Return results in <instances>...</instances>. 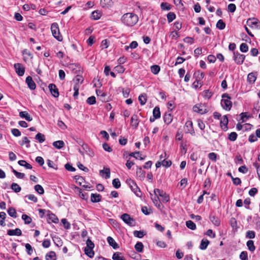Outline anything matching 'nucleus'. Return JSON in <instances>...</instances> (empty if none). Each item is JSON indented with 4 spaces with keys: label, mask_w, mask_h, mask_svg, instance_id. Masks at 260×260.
I'll return each instance as SVG.
<instances>
[{
    "label": "nucleus",
    "mask_w": 260,
    "mask_h": 260,
    "mask_svg": "<svg viewBox=\"0 0 260 260\" xmlns=\"http://www.w3.org/2000/svg\"><path fill=\"white\" fill-rule=\"evenodd\" d=\"M138 16L134 13H127L123 15L121 18L122 22L127 26H133L138 21Z\"/></svg>",
    "instance_id": "f257e3e1"
},
{
    "label": "nucleus",
    "mask_w": 260,
    "mask_h": 260,
    "mask_svg": "<svg viewBox=\"0 0 260 260\" xmlns=\"http://www.w3.org/2000/svg\"><path fill=\"white\" fill-rule=\"evenodd\" d=\"M221 105L223 109L226 111L231 110L232 103L231 101V97L227 93H224L222 95V100L221 101Z\"/></svg>",
    "instance_id": "f03ea898"
},
{
    "label": "nucleus",
    "mask_w": 260,
    "mask_h": 260,
    "mask_svg": "<svg viewBox=\"0 0 260 260\" xmlns=\"http://www.w3.org/2000/svg\"><path fill=\"white\" fill-rule=\"evenodd\" d=\"M126 182L128 185L131 190L137 197H141L142 194L140 189L139 188L136 182L133 180L131 179H128L126 180Z\"/></svg>",
    "instance_id": "7ed1b4c3"
},
{
    "label": "nucleus",
    "mask_w": 260,
    "mask_h": 260,
    "mask_svg": "<svg viewBox=\"0 0 260 260\" xmlns=\"http://www.w3.org/2000/svg\"><path fill=\"white\" fill-rule=\"evenodd\" d=\"M51 30L53 36L58 41L62 40V37L60 35L58 25L57 23H53L51 24Z\"/></svg>",
    "instance_id": "20e7f679"
},
{
    "label": "nucleus",
    "mask_w": 260,
    "mask_h": 260,
    "mask_svg": "<svg viewBox=\"0 0 260 260\" xmlns=\"http://www.w3.org/2000/svg\"><path fill=\"white\" fill-rule=\"evenodd\" d=\"M154 193L155 195L158 194V196L161 198V200L163 203H167L170 200L169 196L162 190L157 188L155 189L154 190Z\"/></svg>",
    "instance_id": "39448f33"
},
{
    "label": "nucleus",
    "mask_w": 260,
    "mask_h": 260,
    "mask_svg": "<svg viewBox=\"0 0 260 260\" xmlns=\"http://www.w3.org/2000/svg\"><path fill=\"white\" fill-rule=\"evenodd\" d=\"M192 109L194 112H197L201 114H205L208 112L206 106L202 104L194 105Z\"/></svg>",
    "instance_id": "423d86ee"
},
{
    "label": "nucleus",
    "mask_w": 260,
    "mask_h": 260,
    "mask_svg": "<svg viewBox=\"0 0 260 260\" xmlns=\"http://www.w3.org/2000/svg\"><path fill=\"white\" fill-rule=\"evenodd\" d=\"M185 131L186 133H189L192 136L195 135V131L193 127V124L191 121H187L184 125Z\"/></svg>",
    "instance_id": "0eeeda50"
},
{
    "label": "nucleus",
    "mask_w": 260,
    "mask_h": 260,
    "mask_svg": "<svg viewBox=\"0 0 260 260\" xmlns=\"http://www.w3.org/2000/svg\"><path fill=\"white\" fill-rule=\"evenodd\" d=\"M234 59L235 61L238 64H241L243 63L245 59V55L241 54L238 52H234Z\"/></svg>",
    "instance_id": "6e6552de"
},
{
    "label": "nucleus",
    "mask_w": 260,
    "mask_h": 260,
    "mask_svg": "<svg viewBox=\"0 0 260 260\" xmlns=\"http://www.w3.org/2000/svg\"><path fill=\"white\" fill-rule=\"evenodd\" d=\"M49 90L51 94L55 98H57L59 96L58 90L56 86L54 84H50L48 86Z\"/></svg>",
    "instance_id": "1a4fd4ad"
},
{
    "label": "nucleus",
    "mask_w": 260,
    "mask_h": 260,
    "mask_svg": "<svg viewBox=\"0 0 260 260\" xmlns=\"http://www.w3.org/2000/svg\"><path fill=\"white\" fill-rule=\"evenodd\" d=\"M121 218L122 220L127 224L129 225H133L134 224V220L128 214L124 213L121 215Z\"/></svg>",
    "instance_id": "9d476101"
},
{
    "label": "nucleus",
    "mask_w": 260,
    "mask_h": 260,
    "mask_svg": "<svg viewBox=\"0 0 260 260\" xmlns=\"http://www.w3.org/2000/svg\"><path fill=\"white\" fill-rule=\"evenodd\" d=\"M14 68L16 73L20 76H22L24 75L25 69L21 65V64L17 63L14 64Z\"/></svg>",
    "instance_id": "9b49d317"
},
{
    "label": "nucleus",
    "mask_w": 260,
    "mask_h": 260,
    "mask_svg": "<svg viewBox=\"0 0 260 260\" xmlns=\"http://www.w3.org/2000/svg\"><path fill=\"white\" fill-rule=\"evenodd\" d=\"M25 81L27 86L31 90H34L36 88V84L30 76L27 77Z\"/></svg>",
    "instance_id": "f8f14e48"
},
{
    "label": "nucleus",
    "mask_w": 260,
    "mask_h": 260,
    "mask_svg": "<svg viewBox=\"0 0 260 260\" xmlns=\"http://www.w3.org/2000/svg\"><path fill=\"white\" fill-rule=\"evenodd\" d=\"M7 234L9 236H21V231L20 229L16 228L15 230H9L7 232Z\"/></svg>",
    "instance_id": "ddd939ff"
},
{
    "label": "nucleus",
    "mask_w": 260,
    "mask_h": 260,
    "mask_svg": "<svg viewBox=\"0 0 260 260\" xmlns=\"http://www.w3.org/2000/svg\"><path fill=\"white\" fill-rule=\"evenodd\" d=\"M228 118L226 115L223 116L220 120V126L221 127L224 129L226 130L228 129Z\"/></svg>",
    "instance_id": "4468645a"
},
{
    "label": "nucleus",
    "mask_w": 260,
    "mask_h": 260,
    "mask_svg": "<svg viewBox=\"0 0 260 260\" xmlns=\"http://www.w3.org/2000/svg\"><path fill=\"white\" fill-rule=\"evenodd\" d=\"M58 218L55 214L50 213L48 214V222L49 223L52 222L56 223L58 222Z\"/></svg>",
    "instance_id": "2eb2a0df"
},
{
    "label": "nucleus",
    "mask_w": 260,
    "mask_h": 260,
    "mask_svg": "<svg viewBox=\"0 0 260 260\" xmlns=\"http://www.w3.org/2000/svg\"><path fill=\"white\" fill-rule=\"evenodd\" d=\"M173 120V116L171 113H166L164 116V120L167 125L170 124Z\"/></svg>",
    "instance_id": "dca6fc26"
},
{
    "label": "nucleus",
    "mask_w": 260,
    "mask_h": 260,
    "mask_svg": "<svg viewBox=\"0 0 260 260\" xmlns=\"http://www.w3.org/2000/svg\"><path fill=\"white\" fill-rule=\"evenodd\" d=\"M131 124L132 127L136 128L139 125L138 116L137 115H134L131 118Z\"/></svg>",
    "instance_id": "f3484780"
},
{
    "label": "nucleus",
    "mask_w": 260,
    "mask_h": 260,
    "mask_svg": "<svg viewBox=\"0 0 260 260\" xmlns=\"http://www.w3.org/2000/svg\"><path fill=\"white\" fill-rule=\"evenodd\" d=\"M210 220L215 226H218L220 224V221L219 219L214 215H210L209 217Z\"/></svg>",
    "instance_id": "a211bd4d"
},
{
    "label": "nucleus",
    "mask_w": 260,
    "mask_h": 260,
    "mask_svg": "<svg viewBox=\"0 0 260 260\" xmlns=\"http://www.w3.org/2000/svg\"><path fill=\"white\" fill-rule=\"evenodd\" d=\"M19 116L21 118H25L28 121H30L32 120V118L26 111H21L19 112Z\"/></svg>",
    "instance_id": "6ab92c4d"
},
{
    "label": "nucleus",
    "mask_w": 260,
    "mask_h": 260,
    "mask_svg": "<svg viewBox=\"0 0 260 260\" xmlns=\"http://www.w3.org/2000/svg\"><path fill=\"white\" fill-rule=\"evenodd\" d=\"M102 197L99 194L92 193L91 194V201L93 203H98L101 201Z\"/></svg>",
    "instance_id": "aec40b11"
},
{
    "label": "nucleus",
    "mask_w": 260,
    "mask_h": 260,
    "mask_svg": "<svg viewBox=\"0 0 260 260\" xmlns=\"http://www.w3.org/2000/svg\"><path fill=\"white\" fill-rule=\"evenodd\" d=\"M101 5L103 8H109L112 6L113 2L112 0H101Z\"/></svg>",
    "instance_id": "412c9836"
},
{
    "label": "nucleus",
    "mask_w": 260,
    "mask_h": 260,
    "mask_svg": "<svg viewBox=\"0 0 260 260\" xmlns=\"http://www.w3.org/2000/svg\"><path fill=\"white\" fill-rule=\"evenodd\" d=\"M136 174L141 180L144 179L145 177V172L141 168L137 169Z\"/></svg>",
    "instance_id": "4be33fe9"
},
{
    "label": "nucleus",
    "mask_w": 260,
    "mask_h": 260,
    "mask_svg": "<svg viewBox=\"0 0 260 260\" xmlns=\"http://www.w3.org/2000/svg\"><path fill=\"white\" fill-rule=\"evenodd\" d=\"M107 241L109 245L111 246L114 249H117L118 248V244L115 241L114 239L111 237H108L107 238Z\"/></svg>",
    "instance_id": "5701e85b"
},
{
    "label": "nucleus",
    "mask_w": 260,
    "mask_h": 260,
    "mask_svg": "<svg viewBox=\"0 0 260 260\" xmlns=\"http://www.w3.org/2000/svg\"><path fill=\"white\" fill-rule=\"evenodd\" d=\"M53 146L58 149H60L64 147V143L63 141L58 140L55 141L53 143Z\"/></svg>",
    "instance_id": "b1692460"
},
{
    "label": "nucleus",
    "mask_w": 260,
    "mask_h": 260,
    "mask_svg": "<svg viewBox=\"0 0 260 260\" xmlns=\"http://www.w3.org/2000/svg\"><path fill=\"white\" fill-rule=\"evenodd\" d=\"M102 16V13L98 11H94L91 13V17L93 20H98Z\"/></svg>",
    "instance_id": "393cba45"
},
{
    "label": "nucleus",
    "mask_w": 260,
    "mask_h": 260,
    "mask_svg": "<svg viewBox=\"0 0 260 260\" xmlns=\"http://www.w3.org/2000/svg\"><path fill=\"white\" fill-rule=\"evenodd\" d=\"M158 196V194H155V197L154 198L151 197V199L155 206L158 208H160L161 205Z\"/></svg>",
    "instance_id": "a878e982"
},
{
    "label": "nucleus",
    "mask_w": 260,
    "mask_h": 260,
    "mask_svg": "<svg viewBox=\"0 0 260 260\" xmlns=\"http://www.w3.org/2000/svg\"><path fill=\"white\" fill-rule=\"evenodd\" d=\"M100 173L101 176L105 174L106 175L105 177L106 179H108L110 177V170L108 168H104V170H100Z\"/></svg>",
    "instance_id": "bb28decb"
},
{
    "label": "nucleus",
    "mask_w": 260,
    "mask_h": 260,
    "mask_svg": "<svg viewBox=\"0 0 260 260\" xmlns=\"http://www.w3.org/2000/svg\"><path fill=\"white\" fill-rule=\"evenodd\" d=\"M45 258L46 260H55L56 259V254L54 251H50L47 253Z\"/></svg>",
    "instance_id": "cd10ccee"
},
{
    "label": "nucleus",
    "mask_w": 260,
    "mask_h": 260,
    "mask_svg": "<svg viewBox=\"0 0 260 260\" xmlns=\"http://www.w3.org/2000/svg\"><path fill=\"white\" fill-rule=\"evenodd\" d=\"M139 101L141 105H144L147 102V95L146 93H142L139 96Z\"/></svg>",
    "instance_id": "c85d7f7f"
},
{
    "label": "nucleus",
    "mask_w": 260,
    "mask_h": 260,
    "mask_svg": "<svg viewBox=\"0 0 260 260\" xmlns=\"http://www.w3.org/2000/svg\"><path fill=\"white\" fill-rule=\"evenodd\" d=\"M18 164L21 166L24 167L27 169H32V166L29 164L27 163L25 160H19L18 162Z\"/></svg>",
    "instance_id": "c756f323"
},
{
    "label": "nucleus",
    "mask_w": 260,
    "mask_h": 260,
    "mask_svg": "<svg viewBox=\"0 0 260 260\" xmlns=\"http://www.w3.org/2000/svg\"><path fill=\"white\" fill-rule=\"evenodd\" d=\"M256 77L255 76V74L254 73H251L248 75L247 81L249 83H250V84L254 83L256 80Z\"/></svg>",
    "instance_id": "7c9ffc66"
},
{
    "label": "nucleus",
    "mask_w": 260,
    "mask_h": 260,
    "mask_svg": "<svg viewBox=\"0 0 260 260\" xmlns=\"http://www.w3.org/2000/svg\"><path fill=\"white\" fill-rule=\"evenodd\" d=\"M209 244V241L207 239H203L201 241V243L200 245V248L202 250H205L207 248Z\"/></svg>",
    "instance_id": "2f4dec72"
},
{
    "label": "nucleus",
    "mask_w": 260,
    "mask_h": 260,
    "mask_svg": "<svg viewBox=\"0 0 260 260\" xmlns=\"http://www.w3.org/2000/svg\"><path fill=\"white\" fill-rule=\"evenodd\" d=\"M85 253L88 255L89 257H92L94 256V251H93V248L85 247L84 248Z\"/></svg>",
    "instance_id": "473e14b6"
},
{
    "label": "nucleus",
    "mask_w": 260,
    "mask_h": 260,
    "mask_svg": "<svg viewBox=\"0 0 260 260\" xmlns=\"http://www.w3.org/2000/svg\"><path fill=\"white\" fill-rule=\"evenodd\" d=\"M112 259L113 260H125L124 257L121 255L120 252H115L112 256Z\"/></svg>",
    "instance_id": "72a5a7b5"
},
{
    "label": "nucleus",
    "mask_w": 260,
    "mask_h": 260,
    "mask_svg": "<svg viewBox=\"0 0 260 260\" xmlns=\"http://www.w3.org/2000/svg\"><path fill=\"white\" fill-rule=\"evenodd\" d=\"M247 246L248 249L251 252H253L255 249V247L254 245V242L252 240H248L247 242Z\"/></svg>",
    "instance_id": "f704fd0d"
},
{
    "label": "nucleus",
    "mask_w": 260,
    "mask_h": 260,
    "mask_svg": "<svg viewBox=\"0 0 260 260\" xmlns=\"http://www.w3.org/2000/svg\"><path fill=\"white\" fill-rule=\"evenodd\" d=\"M153 116L155 118H159L160 117V112L158 107H155L153 110Z\"/></svg>",
    "instance_id": "c9c22d12"
},
{
    "label": "nucleus",
    "mask_w": 260,
    "mask_h": 260,
    "mask_svg": "<svg viewBox=\"0 0 260 260\" xmlns=\"http://www.w3.org/2000/svg\"><path fill=\"white\" fill-rule=\"evenodd\" d=\"M246 23L249 27H253L254 25H256L258 22L254 18H249L247 20Z\"/></svg>",
    "instance_id": "e433bc0d"
},
{
    "label": "nucleus",
    "mask_w": 260,
    "mask_h": 260,
    "mask_svg": "<svg viewBox=\"0 0 260 260\" xmlns=\"http://www.w3.org/2000/svg\"><path fill=\"white\" fill-rule=\"evenodd\" d=\"M96 93L98 96L100 97V100L102 101H106L105 96H106V93L100 90H96Z\"/></svg>",
    "instance_id": "4c0bfd02"
},
{
    "label": "nucleus",
    "mask_w": 260,
    "mask_h": 260,
    "mask_svg": "<svg viewBox=\"0 0 260 260\" xmlns=\"http://www.w3.org/2000/svg\"><path fill=\"white\" fill-rule=\"evenodd\" d=\"M143 244L142 242H137L135 246V248L138 252H142L143 250Z\"/></svg>",
    "instance_id": "58836bf2"
},
{
    "label": "nucleus",
    "mask_w": 260,
    "mask_h": 260,
    "mask_svg": "<svg viewBox=\"0 0 260 260\" xmlns=\"http://www.w3.org/2000/svg\"><path fill=\"white\" fill-rule=\"evenodd\" d=\"M11 188L15 192H19L21 189V187L16 183H13L11 184Z\"/></svg>",
    "instance_id": "ea45409f"
},
{
    "label": "nucleus",
    "mask_w": 260,
    "mask_h": 260,
    "mask_svg": "<svg viewBox=\"0 0 260 260\" xmlns=\"http://www.w3.org/2000/svg\"><path fill=\"white\" fill-rule=\"evenodd\" d=\"M8 214L13 217V218H16L17 217V214L15 209L13 207H10L8 210Z\"/></svg>",
    "instance_id": "a19ab883"
},
{
    "label": "nucleus",
    "mask_w": 260,
    "mask_h": 260,
    "mask_svg": "<svg viewBox=\"0 0 260 260\" xmlns=\"http://www.w3.org/2000/svg\"><path fill=\"white\" fill-rule=\"evenodd\" d=\"M35 190L40 194H43L44 193V190L43 187L40 185H36L34 187Z\"/></svg>",
    "instance_id": "79ce46f5"
},
{
    "label": "nucleus",
    "mask_w": 260,
    "mask_h": 260,
    "mask_svg": "<svg viewBox=\"0 0 260 260\" xmlns=\"http://www.w3.org/2000/svg\"><path fill=\"white\" fill-rule=\"evenodd\" d=\"M35 138H36V139L38 140V141L40 143H43L45 140V136L43 134L40 133H38L36 135Z\"/></svg>",
    "instance_id": "37998d69"
},
{
    "label": "nucleus",
    "mask_w": 260,
    "mask_h": 260,
    "mask_svg": "<svg viewBox=\"0 0 260 260\" xmlns=\"http://www.w3.org/2000/svg\"><path fill=\"white\" fill-rule=\"evenodd\" d=\"M186 225L188 228H189L192 230H194L196 229V224L191 220L187 221L186 222Z\"/></svg>",
    "instance_id": "c03bdc74"
},
{
    "label": "nucleus",
    "mask_w": 260,
    "mask_h": 260,
    "mask_svg": "<svg viewBox=\"0 0 260 260\" xmlns=\"http://www.w3.org/2000/svg\"><path fill=\"white\" fill-rule=\"evenodd\" d=\"M151 71L154 75H157L160 71V67L157 65H153L151 67Z\"/></svg>",
    "instance_id": "a18cd8bd"
},
{
    "label": "nucleus",
    "mask_w": 260,
    "mask_h": 260,
    "mask_svg": "<svg viewBox=\"0 0 260 260\" xmlns=\"http://www.w3.org/2000/svg\"><path fill=\"white\" fill-rule=\"evenodd\" d=\"M82 147L83 150H84L86 151V152H87V154H89L90 156H92L93 155V152L90 149V148L86 144L84 143L82 145Z\"/></svg>",
    "instance_id": "49530a36"
},
{
    "label": "nucleus",
    "mask_w": 260,
    "mask_h": 260,
    "mask_svg": "<svg viewBox=\"0 0 260 260\" xmlns=\"http://www.w3.org/2000/svg\"><path fill=\"white\" fill-rule=\"evenodd\" d=\"M22 219L24 220V223L27 224L31 223L32 221L31 217L26 214H23L22 215Z\"/></svg>",
    "instance_id": "de8ad7c7"
},
{
    "label": "nucleus",
    "mask_w": 260,
    "mask_h": 260,
    "mask_svg": "<svg viewBox=\"0 0 260 260\" xmlns=\"http://www.w3.org/2000/svg\"><path fill=\"white\" fill-rule=\"evenodd\" d=\"M129 155L131 156H133L136 159L139 158L141 160H143L144 159V157L141 156V154H140L139 151L135 152H132L130 153Z\"/></svg>",
    "instance_id": "09e8293b"
},
{
    "label": "nucleus",
    "mask_w": 260,
    "mask_h": 260,
    "mask_svg": "<svg viewBox=\"0 0 260 260\" xmlns=\"http://www.w3.org/2000/svg\"><path fill=\"white\" fill-rule=\"evenodd\" d=\"M216 27L219 29H223L225 27V23L222 20H219L216 23Z\"/></svg>",
    "instance_id": "8fccbe9b"
},
{
    "label": "nucleus",
    "mask_w": 260,
    "mask_h": 260,
    "mask_svg": "<svg viewBox=\"0 0 260 260\" xmlns=\"http://www.w3.org/2000/svg\"><path fill=\"white\" fill-rule=\"evenodd\" d=\"M212 95V93L211 91H210L209 90H204L202 92V96L207 99H210Z\"/></svg>",
    "instance_id": "3c124183"
},
{
    "label": "nucleus",
    "mask_w": 260,
    "mask_h": 260,
    "mask_svg": "<svg viewBox=\"0 0 260 260\" xmlns=\"http://www.w3.org/2000/svg\"><path fill=\"white\" fill-rule=\"evenodd\" d=\"M176 18L175 14L173 12H170L167 15V20L169 22L173 21Z\"/></svg>",
    "instance_id": "603ef678"
},
{
    "label": "nucleus",
    "mask_w": 260,
    "mask_h": 260,
    "mask_svg": "<svg viewBox=\"0 0 260 260\" xmlns=\"http://www.w3.org/2000/svg\"><path fill=\"white\" fill-rule=\"evenodd\" d=\"M112 184L115 188H119L121 186L120 182L118 178H115L113 180Z\"/></svg>",
    "instance_id": "864d4df0"
},
{
    "label": "nucleus",
    "mask_w": 260,
    "mask_h": 260,
    "mask_svg": "<svg viewBox=\"0 0 260 260\" xmlns=\"http://www.w3.org/2000/svg\"><path fill=\"white\" fill-rule=\"evenodd\" d=\"M75 84H81L83 81V78L82 76L80 75H77L74 79Z\"/></svg>",
    "instance_id": "5fc2aeb1"
},
{
    "label": "nucleus",
    "mask_w": 260,
    "mask_h": 260,
    "mask_svg": "<svg viewBox=\"0 0 260 260\" xmlns=\"http://www.w3.org/2000/svg\"><path fill=\"white\" fill-rule=\"evenodd\" d=\"M235 162L236 164L241 165L243 162V159L240 154H238L236 156Z\"/></svg>",
    "instance_id": "6e6d98bb"
},
{
    "label": "nucleus",
    "mask_w": 260,
    "mask_h": 260,
    "mask_svg": "<svg viewBox=\"0 0 260 260\" xmlns=\"http://www.w3.org/2000/svg\"><path fill=\"white\" fill-rule=\"evenodd\" d=\"M25 248L26 250L27 253L30 255L33 252V248L31 246L29 243H26L25 244Z\"/></svg>",
    "instance_id": "4d7b16f0"
},
{
    "label": "nucleus",
    "mask_w": 260,
    "mask_h": 260,
    "mask_svg": "<svg viewBox=\"0 0 260 260\" xmlns=\"http://www.w3.org/2000/svg\"><path fill=\"white\" fill-rule=\"evenodd\" d=\"M86 102L89 105H93L94 104L96 103V99L95 97L94 96H91L89 97L87 100Z\"/></svg>",
    "instance_id": "13d9d810"
},
{
    "label": "nucleus",
    "mask_w": 260,
    "mask_h": 260,
    "mask_svg": "<svg viewBox=\"0 0 260 260\" xmlns=\"http://www.w3.org/2000/svg\"><path fill=\"white\" fill-rule=\"evenodd\" d=\"M240 49L241 51L243 52H246L248 50V46L246 43H242L240 45Z\"/></svg>",
    "instance_id": "bf43d9fd"
},
{
    "label": "nucleus",
    "mask_w": 260,
    "mask_h": 260,
    "mask_svg": "<svg viewBox=\"0 0 260 260\" xmlns=\"http://www.w3.org/2000/svg\"><path fill=\"white\" fill-rule=\"evenodd\" d=\"M12 172L18 178L22 179L25 176V174L24 173L18 172L14 169H13Z\"/></svg>",
    "instance_id": "052dcab7"
},
{
    "label": "nucleus",
    "mask_w": 260,
    "mask_h": 260,
    "mask_svg": "<svg viewBox=\"0 0 260 260\" xmlns=\"http://www.w3.org/2000/svg\"><path fill=\"white\" fill-rule=\"evenodd\" d=\"M240 258L241 260H248L247 252L246 251H242L240 254Z\"/></svg>",
    "instance_id": "680f3d73"
},
{
    "label": "nucleus",
    "mask_w": 260,
    "mask_h": 260,
    "mask_svg": "<svg viewBox=\"0 0 260 260\" xmlns=\"http://www.w3.org/2000/svg\"><path fill=\"white\" fill-rule=\"evenodd\" d=\"M237 134L236 132H232L229 135V139L232 141H234L237 139Z\"/></svg>",
    "instance_id": "e2e57ef3"
},
{
    "label": "nucleus",
    "mask_w": 260,
    "mask_h": 260,
    "mask_svg": "<svg viewBox=\"0 0 260 260\" xmlns=\"http://www.w3.org/2000/svg\"><path fill=\"white\" fill-rule=\"evenodd\" d=\"M255 233L252 231H248L246 232V237L249 239H253L255 237Z\"/></svg>",
    "instance_id": "0e129e2a"
},
{
    "label": "nucleus",
    "mask_w": 260,
    "mask_h": 260,
    "mask_svg": "<svg viewBox=\"0 0 260 260\" xmlns=\"http://www.w3.org/2000/svg\"><path fill=\"white\" fill-rule=\"evenodd\" d=\"M209 158L214 161H216L217 159V154L214 152H211L208 154Z\"/></svg>",
    "instance_id": "69168bd1"
},
{
    "label": "nucleus",
    "mask_w": 260,
    "mask_h": 260,
    "mask_svg": "<svg viewBox=\"0 0 260 260\" xmlns=\"http://www.w3.org/2000/svg\"><path fill=\"white\" fill-rule=\"evenodd\" d=\"M29 200L33 201L34 203H37L38 201L37 198L34 194H30L25 196Z\"/></svg>",
    "instance_id": "338daca9"
},
{
    "label": "nucleus",
    "mask_w": 260,
    "mask_h": 260,
    "mask_svg": "<svg viewBox=\"0 0 260 260\" xmlns=\"http://www.w3.org/2000/svg\"><path fill=\"white\" fill-rule=\"evenodd\" d=\"M179 34L177 31H173L170 35V37L172 39L176 40L179 37Z\"/></svg>",
    "instance_id": "774afa93"
}]
</instances>
